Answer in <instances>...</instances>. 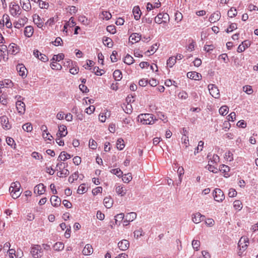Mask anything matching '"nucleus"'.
Segmentation results:
<instances>
[{
    "label": "nucleus",
    "mask_w": 258,
    "mask_h": 258,
    "mask_svg": "<svg viewBox=\"0 0 258 258\" xmlns=\"http://www.w3.org/2000/svg\"><path fill=\"white\" fill-rule=\"evenodd\" d=\"M139 117L141 119V122L144 124H152L155 122L153 115L151 114H141L139 116Z\"/></svg>",
    "instance_id": "nucleus-1"
},
{
    "label": "nucleus",
    "mask_w": 258,
    "mask_h": 258,
    "mask_svg": "<svg viewBox=\"0 0 258 258\" xmlns=\"http://www.w3.org/2000/svg\"><path fill=\"white\" fill-rule=\"evenodd\" d=\"M30 252L33 258H39L43 255V250L40 245L32 246Z\"/></svg>",
    "instance_id": "nucleus-2"
},
{
    "label": "nucleus",
    "mask_w": 258,
    "mask_h": 258,
    "mask_svg": "<svg viewBox=\"0 0 258 258\" xmlns=\"http://www.w3.org/2000/svg\"><path fill=\"white\" fill-rule=\"evenodd\" d=\"M67 163V162H66ZM66 167V163L65 162H59L56 165L57 170H59V175H58L59 177H66L68 176L70 172L69 171L65 168Z\"/></svg>",
    "instance_id": "nucleus-3"
},
{
    "label": "nucleus",
    "mask_w": 258,
    "mask_h": 258,
    "mask_svg": "<svg viewBox=\"0 0 258 258\" xmlns=\"http://www.w3.org/2000/svg\"><path fill=\"white\" fill-rule=\"evenodd\" d=\"M248 242L249 240L247 237H242L240 238L238 243V246L240 248V251L238 252V254L239 255H241L242 252L246 250L248 246V244L247 243H248Z\"/></svg>",
    "instance_id": "nucleus-4"
},
{
    "label": "nucleus",
    "mask_w": 258,
    "mask_h": 258,
    "mask_svg": "<svg viewBox=\"0 0 258 258\" xmlns=\"http://www.w3.org/2000/svg\"><path fill=\"white\" fill-rule=\"evenodd\" d=\"M213 195L214 200L218 202H222L225 199V195L220 188H215L213 192Z\"/></svg>",
    "instance_id": "nucleus-5"
},
{
    "label": "nucleus",
    "mask_w": 258,
    "mask_h": 258,
    "mask_svg": "<svg viewBox=\"0 0 258 258\" xmlns=\"http://www.w3.org/2000/svg\"><path fill=\"white\" fill-rule=\"evenodd\" d=\"M208 89L210 94L215 98H219L220 97V92L217 87L214 84H209L208 85Z\"/></svg>",
    "instance_id": "nucleus-6"
},
{
    "label": "nucleus",
    "mask_w": 258,
    "mask_h": 258,
    "mask_svg": "<svg viewBox=\"0 0 258 258\" xmlns=\"http://www.w3.org/2000/svg\"><path fill=\"white\" fill-rule=\"evenodd\" d=\"M169 20V15L167 13H159L155 18V22L158 24L166 23V20Z\"/></svg>",
    "instance_id": "nucleus-7"
},
{
    "label": "nucleus",
    "mask_w": 258,
    "mask_h": 258,
    "mask_svg": "<svg viewBox=\"0 0 258 258\" xmlns=\"http://www.w3.org/2000/svg\"><path fill=\"white\" fill-rule=\"evenodd\" d=\"M16 106L18 113L20 115L24 114L26 110L25 104L22 101H17Z\"/></svg>",
    "instance_id": "nucleus-8"
},
{
    "label": "nucleus",
    "mask_w": 258,
    "mask_h": 258,
    "mask_svg": "<svg viewBox=\"0 0 258 258\" xmlns=\"http://www.w3.org/2000/svg\"><path fill=\"white\" fill-rule=\"evenodd\" d=\"M130 246V242L126 239H123L118 243V248L122 251L126 250Z\"/></svg>",
    "instance_id": "nucleus-9"
},
{
    "label": "nucleus",
    "mask_w": 258,
    "mask_h": 258,
    "mask_svg": "<svg viewBox=\"0 0 258 258\" xmlns=\"http://www.w3.org/2000/svg\"><path fill=\"white\" fill-rule=\"evenodd\" d=\"M205 218V216L202 215L200 213H197L192 215V220L195 223L198 224L201 222V221H203Z\"/></svg>",
    "instance_id": "nucleus-10"
},
{
    "label": "nucleus",
    "mask_w": 258,
    "mask_h": 258,
    "mask_svg": "<svg viewBox=\"0 0 258 258\" xmlns=\"http://www.w3.org/2000/svg\"><path fill=\"white\" fill-rule=\"evenodd\" d=\"M68 134L67 127L64 125L58 126V132L56 134L57 137L62 138L65 137Z\"/></svg>",
    "instance_id": "nucleus-11"
},
{
    "label": "nucleus",
    "mask_w": 258,
    "mask_h": 258,
    "mask_svg": "<svg viewBox=\"0 0 258 258\" xmlns=\"http://www.w3.org/2000/svg\"><path fill=\"white\" fill-rule=\"evenodd\" d=\"M10 12L12 15L15 16L18 14H20L18 12L20 10V7L15 4H12L10 6Z\"/></svg>",
    "instance_id": "nucleus-12"
},
{
    "label": "nucleus",
    "mask_w": 258,
    "mask_h": 258,
    "mask_svg": "<svg viewBox=\"0 0 258 258\" xmlns=\"http://www.w3.org/2000/svg\"><path fill=\"white\" fill-rule=\"evenodd\" d=\"M1 121L3 127L5 130H9L11 128V125L9 124L8 118L6 116H3L1 118Z\"/></svg>",
    "instance_id": "nucleus-13"
},
{
    "label": "nucleus",
    "mask_w": 258,
    "mask_h": 258,
    "mask_svg": "<svg viewBox=\"0 0 258 258\" xmlns=\"http://www.w3.org/2000/svg\"><path fill=\"white\" fill-rule=\"evenodd\" d=\"M9 52L13 55L17 54L19 51V48L15 43H12L9 46Z\"/></svg>",
    "instance_id": "nucleus-14"
},
{
    "label": "nucleus",
    "mask_w": 258,
    "mask_h": 258,
    "mask_svg": "<svg viewBox=\"0 0 258 258\" xmlns=\"http://www.w3.org/2000/svg\"><path fill=\"white\" fill-rule=\"evenodd\" d=\"M34 192L38 195H42L45 191V186L42 183H40L34 187Z\"/></svg>",
    "instance_id": "nucleus-15"
},
{
    "label": "nucleus",
    "mask_w": 258,
    "mask_h": 258,
    "mask_svg": "<svg viewBox=\"0 0 258 258\" xmlns=\"http://www.w3.org/2000/svg\"><path fill=\"white\" fill-rule=\"evenodd\" d=\"M17 70L19 72V75L21 76L22 78H25L26 77V74H25V71L27 70L25 67L22 64H19L17 66Z\"/></svg>",
    "instance_id": "nucleus-16"
},
{
    "label": "nucleus",
    "mask_w": 258,
    "mask_h": 258,
    "mask_svg": "<svg viewBox=\"0 0 258 258\" xmlns=\"http://www.w3.org/2000/svg\"><path fill=\"white\" fill-rule=\"evenodd\" d=\"M93 252L92 245L90 244H87L82 250L83 254L85 255H89L91 254Z\"/></svg>",
    "instance_id": "nucleus-17"
},
{
    "label": "nucleus",
    "mask_w": 258,
    "mask_h": 258,
    "mask_svg": "<svg viewBox=\"0 0 258 258\" xmlns=\"http://www.w3.org/2000/svg\"><path fill=\"white\" fill-rule=\"evenodd\" d=\"M187 77L190 79H193L195 80H199L202 78L201 75L196 72L187 73Z\"/></svg>",
    "instance_id": "nucleus-18"
},
{
    "label": "nucleus",
    "mask_w": 258,
    "mask_h": 258,
    "mask_svg": "<svg viewBox=\"0 0 258 258\" xmlns=\"http://www.w3.org/2000/svg\"><path fill=\"white\" fill-rule=\"evenodd\" d=\"M221 17L220 12L216 11L212 14L209 18V21L211 23H215L218 21Z\"/></svg>",
    "instance_id": "nucleus-19"
},
{
    "label": "nucleus",
    "mask_w": 258,
    "mask_h": 258,
    "mask_svg": "<svg viewBox=\"0 0 258 258\" xmlns=\"http://www.w3.org/2000/svg\"><path fill=\"white\" fill-rule=\"evenodd\" d=\"M50 202L53 207H57L60 205L61 200L57 196L53 195L50 198Z\"/></svg>",
    "instance_id": "nucleus-20"
},
{
    "label": "nucleus",
    "mask_w": 258,
    "mask_h": 258,
    "mask_svg": "<svg viewBox=\"0 0 258 258\" xmlns=\"http://www.w3.org/2000/svg\"><path fill=\"white\" fill-rule=\"evenodd\" d=\"M33 19L35 24H36L39 28H41L43 26V22L39 15L34 14L33 16Z\"/></svg>",
    "instance_id": "nucleus-21"
},
{
    "label": "nucleus",
    "mask_w": 258,
    "mask_h": 258,
    "mask_svg": "<svg viewBox=\"0 0 258 258\" xmlns=\"http://www.w3.org/2000/svg\"><path fill=\"white\" fill-rule=\"evenodd\" d=\"M133 13L135 19L136 20H139L142 14L140 7L139 6L134 7L133 10Z\"/></svg>",
    "instance_id": "nucleus-22"
},
{
    "label": "nucleus",
    "mask_w": 258,
    "mask_h": 258,
    "mask_svg": "<svg viewBox=\"0 0 258 258\" xmlns=\"http://www.w3.org/2000/svg\"><path fill=\"white\" fill-rule=\"evenodd\" d=\"M71 158V155L67 152L63 151L61 152L58 157L57 161H64L67 159Z\"/></svg>",
    "instance_id": "nucleus-23"
},
{
    "label": "nucleus",
    "mask_w": 258,
    "mask_h": 258,
    "mask_svg": "<svg viewBox=\"0 0 258 258\" xmlns=\"http://www.w3.org/2000/svg\"><path fill=\"white\" fill-rule=\"evenodd\" d=\"M21 4H22V8L25 11H29L31 9V6L29 0H20Z\"/></svg>",
    "instance_id": "nucleus-24"
},
{
    "label": "nucleus",
    "mask_w": 258,
    "mask_h": 258,
    "mask_svg": "<svg viewBox=\"0 0 258 258\" xmlns=\"http://www.w3.org/2000/svg\"><path fill=\"white\" fill-rule=\"evenodd\" d=\"M33 34V28L31 26L25 27L24 34L27 37H30Z\"/></svg>",
    "instance_id": "nucleus-25"
},
{
    "label": "nucleus",
    "mask_w": 258,
    "mask_h": 258,
    "mask_svg": "<svg viewBox=\"0 0 258 258\" xmlns=\"http://www.w3.org/2000/svg\"><path fill=\"white\" fill-rule=\"evenodd\" d=\"M21 187V184L18 181H16L12 182L10 188L9 190L10 191H13V190H20Z\"/></svg>",
    "instance_id": "nucleus-26"
},
{
    "label": "nucleus",
    "mask_w": 258,
    "mask_h": 258,
    "mask_svg": "<svg viewBox=\"0 0 258 258\" xmlns=\"http://www.w3.org/2000/svg\"><path fill=\"white\" fill-rule=\"evenodd\" d=\"M103 42L104 44L109 48L113 46V41L112 39L109 37H104L103 38Z\"/></svg>",
    "instance_id": "nucleus-27"
},
{
    "label": "nucleus",
    "mask_w": 258,
    "mask_h": 258,
    "mask_svg": "<svg viewBox=\"0 0 258 258\" xmlns=\"http://www.w3.org/2000/svg\"><path fill=\"white\" fill-rule=\"evenodd\" d=\"M124 215L123 213L117 214L114 217L115 222L116 225H119L120 222L124 219Z\"/></svg>",
    "instance_id": "nucleus-28"
},
{
    "label": "nucleus",
    "mask_w": 258,
    "mask_h": 258,
    "mask_svg": "<svg viewBox=\"0 0 258 258\" xmlns=\"http://www.w3.org/2000/svg\"><path fill=\"white\" fill-rule=\"evenodd\" d=\"M134 58L130 54H127L124 58L123 62L127 65H131L134 63Z\"/></svg>",
    "instance_id": "nucleus-29"
},
{
    "label": "nucleus",
    "mask_w": 258,
    "mask_h": 258,
    "mask_svg": "<svg viewBox=\"0 0 258 258\" xmlns=\"http://www.w3.org/2000/svg\"><path fill=\"white\" fill-rule=\"evenodd\" d=\"M104 205L106 208H110L113 204V202L109 197H105L104 199Z\"/></svg>",
    "instance_id": "nucleus-30"
},
{
    "label": "nucleus",
    "mask_w": 258,
    "mask_h": 258,
    "mask_svg": "<svg viewBox=\"0 0 258 258\" xmlns=\"http://www.w3.org/2000/svg\"><path fill=\"white\" fill-rule=\"evenodd\" d=\"M113 76L116 81H120L122 79L121 72L119 70H116L113 73Z\"/></svg>",
    "instance_id": "nucleus-31"
},
{
    "label": "nucleus",
    "mask_w": 258,
    "mask_h": 258,
    "mask_svg": "<svg viewBox=\"0 0 258 258\" xmlns=\"http://www.w3.org/2000/svg\"><path fill=\"white\" fill-rule=\"evenodd\" d=\"M141 38V35L140 33H133L129 38V39L135 41L136 42H138L140 41Z\"/></svg>",
    "instance_id": "nucleus-32"
},
{
    "label": "nucleus",
    "mask_w": 258,
    "mask_h": 258,
    "mask_svg": "<svg viewBox=\"0 0 258 258\" xmlns=\"http://www.w3.org/2000/svg\"><path fill=\"white\" fill-rule=\"evenodd\" d=\"M126 220L128 221H133L137 217V214L135 212H131L127 214L125 216Z\"/></svg>",
    "instance_id": "nucleus-33"
},
{
    "label": "nucleus",
    "mask_w": 258,
    "mask_h": 258,
    "mask_svg": "<svg viewBox=\"0 0 258 258\" xmlns=\"http://www.w3.org/2000/svg\"><path fill=\"white\" fill-rule=\"evenodd\" d=\"M125 145L124 144V141L121 138H119L117 140L116 142V147L118 149L121 150L124 148Z\"/></svg>",
    "instance_id": "nucleus-34"
},
{
    "label": "nucleus",
    "mask_w": 258,
    "mask_h": 258,
    "mask_svg": "<svg viewBox=\"0 0 258 258\" xmlns=\"http://www.w3.org/2000/svg\"><path fill=\"white\" fill-rule=\"evenodd\" d=\"M121 177L122 180L124 183H128L132 179V176L131 173L122 175Z\"/></svg>",
    "instance_id": "nucleus-35"
},
{
    "label": "nucleus",
    "mask_w": 258,
    "mask_h": 258,
    "mask_svg": "<svg viewBox=\"0 0 258 258\" xmlns=\"http://www.w3.org/2000/svg\"><path fill=\"white\" fill-rule=\"evenodd\" d=\"M116 192L118 195H120L121 196H123L125 195V191L123 189V187L121 185H118L115 188Z\"/></svg>",
    "instance_id": "nucleus-36"
},
{
    "label": "nucleus",
    "mask_w": 258,
    "mask_h": 258,
    "mask_svg": "<svg viewBox=\"0 0 258 258\" xmlns=\"http://www.w3.org/2000/svg\"><path fill=\"white\" fill-rule=\"evenodd\" d=\"M53 247L55 250H62L64 248V244L61 242H58L54 244Z\"/></svg>",
    "instance_id": "nucleus-37"
},
{
    "label": "nucleus",
    "mask_w": 258,
    "mask_h": 258,
    "mask_svg": "<svg viewBox=\"0 0 258 258\" xmlns=\"http://www.w3.org/2000/svg\"><path fill=\"white\" fill-rule=\"evenodd\" d=\"M64 57V55L63 53H60L58 55H54L52 58L51 59V61H59L60 60H62Z\"/></svg>",
    "instance_id": "nucleus-38"
},
{
    "label": "nucleus",
    "mask_w": 258,
    "mask_h": 258,
    "mask_svg": "<svg viewBox=\"0 0 258 258\" xmlns=\"http://www.w3.org/2000/svg\"><path fill=\"white\" fill-rule=\"evenodd\" d=\"M110 172L118 177H121L123 174L122 171L119 168L112 169L110 170Z\"/></svg>",
    "instance_id": "nucleus-39"
},
{
    "label": "nucleus",
    "mask_w": 258,
    "mask_h": 258,
    "mask_svg": "<svg viewBox=\"0 0 258 258\" xmlns=\"http://www.w3.org/2000/svg\"><path fill=\"white\" fill-rule=\"evenodd\" d=\"M22 128L24 131H26L27 132H30L32 130V125L31 123H26L23 125Z\"/></svg>",
    "instance_id": "nucleus-40"
},
{
    "label": "nucleus",
    "mask_w": 258,
    "mask_h": 258,
    "mask_svg": "<svg viewBox=\"0 0 258 258\" xmlns=\"http://www.w3.org/2000/svg\"><path fill=\"white\" fill-rule=\"evenodd\" d=\"M228 110V107L226 105L222 106L219 109V113L222 115H225L227 114Z\"/></svg>",
    "instance_id": "nucleus-41"
},
{
    "label": "nucleus",
    "mask_w": 258,
    "mask_h": 258,
    "mask_svg": "<svg viewBox=\"0 0 258 258\" xmlns=\"http://www.w3.org/2000/svg\"><path fill=\"white\" fill-rule=\"evenodd\" d=\"M87 191L85 184H81L78 187L77 193L79 194H83Z\"/></svg>",
    "instance_id": "nucleus-42"
},
{
    "label": "nucleus",
    "mask_w": 258,
    "mask_h": 258,
    "mask_svg": "<svg viewBox=\"0 0 258 258\" xmlns=\"http://www.w3.org/2000/svg\"><path fill=\"white\" fill-rule=\"evenodd\" d=\"M124 105L125 106V108H123L124 112L127 114H131L133 111V108L131 104L127 103V104ZM123 108V107H122Z\"/></svg>",
    "instance_id": "nucleus-43"
},
{
    "label": "nucleus",
    "mask_w": 258,
    "mask_h": 258,
    "mask_svg": "<svg viewBox=\"0 0 258 258\" xmlns=\"http://www.w3.org/2000/svg\"><path fill=\"white\" fill-rule=\"evenodd\" d=\"M207 169L211 172H212L213 173H217L219 171V168H218L215 165H212L211 164H208L207 166Z\"/></svg>",
    "instance_id": "nucleus-44"
},
{
    "label": "nucleus",
    "mask_w": 258,
    "mask_h": 258,
    "mask_svg": "<svg viewBox=\"0 0 258 258\" xmlns=\"http://www.w3.org/2000/svg\"><path fill=\"white\" fill-rule=\"evenodd\" d=\"M50 66L52 69L56 70H60L62 68V67L60 64L54 62V61H52Z\"/></svg>",
    "instance_id": "nucleus-45"
},
{
    "label": "nucleus",
    "mask_w": 258,
    "mask_h": 258,
    "mask_svg": "<svg viewBox=\"0 0 258 258\" xmlns=\"http://www.w3.org/2000/svg\"><path fill=\"white\" fill-rule=\"evenodd\" d=\"M158 47V45L157 43L154 44L151 47V48L150 50H147L145 54H148V53L152 52V54H154L156 51L157 50Z\"/></svg>",
    "instance_id": "nucleus-46"
},
{
    "label": "nucleus",
    "mask_w": 258,
    "mask_h": 258,
    "mask_svg": "<svg viewBox=\"0 0 258 258\" xmlns=\"http://www.w3.org/2000/svg\"><path fill=\"white\" fill-rule=\"evenodd\" d=\"M176 62V58H174L173 56L170 57L167 61V64L170 68H172Z\"/></svg>",
    "instance_id": "nucleus-47"
},
{
    "label": "nucleus",
    "mask_w": 258,
    "mask_h": 258,
    "mask_svg": "<svg viewBox=\"0 0 258 258\" xmlns=\"http://www.w3.org/2000/svg\"><path fill=\"white\" fill-rule=\"evenodd\" d=\"M242 203L239 200H236L234 202L233 207L235 210H240L242 209Z\"/></svg>",
    "instance_id": "nucleus-48"
},
{
    "label": "nucleus",
    "mask_w": 258,
    "mask_h": 258,
    "mask_svg": "<svg viewBox=\"0 0 258 258\" xmlns=\"http://www.w3.org/2000/svg\"><path fill=\"white\" fill-rule=\"evenodd\" d=\"M92 72L97 76H101L104 73V71L103 70H100L98 67H95L93 68Z\"/></svg>",
    "instance_id": "nucleus-49"
},
{
    "label": "nucleus",
    "mask_w": 258,
    "mask_h": 258,
    "mask_svg": "<svg viewBox=\"0 0 258 258\" xmlns=\"http://www.w3.org/2000/svg\"><path fill=\"white\" fill-rule=\"evenodd\" d=\"M237 15L236 10L234 8H231L228 12V16L230 18H233Z\"/></svg>",
    "instance_id": "nucleus-50"
},
{
    "label": "nucleus",
    "mask_w": 258,
    "mask_h": 258,
    "mask_svg": "<svg viewBox=\"0 0 258 258\" xmlns=\"http://www.w3.org/2000/svg\"><path fill=\"white\" fill-rule=\"evenodd\" d=\"M224 158L227 161H232L233 160V154L230 151L225 153Z\"/></svg>",
    "instance_id": "nucleus-51"
},
{
    "label": "nucleus",
    "mask_w": 258,
    "mask_h": 258,
    "mask_svg": "<svg viewBox=\"0 0 258 258\" xmlns=\"http://www.w3.org/2000/svg\"><path fill=\"white\" fill-rule=\"evenodd\" d=\"M89 146L91 149L94 150L97 148V144L93 139H90L89 142Z\"/></svg>",
    "instance_id": "nucleus-52"
},
{
    "label": "nucleus",
    "mask_w": 258,
    "mask_h": 258,
    "mask_svg": "<svg viewBox=\"0 0 258 258\" xmlns=\"http://www.w3.org/2000/svg\"><path fill=\"white\" fill-rule=\"evenodd\" d=\"M192 246L196 250H198L200 246V241L198 240H193L192 241Z\"/></svg>",
    "instance_id": "nucleus-53"
},
{
    "label": "nucleus",
    "mask_w": 258,
    "mask_h": 258,
    "mask_svg": "<svg viewBox=\"0 0 258 258\" xmlns=\"http://www.w3.org/2000/svg\"><path fill=\"white\" fill-rule=\"evenodd\" d=\"M204 143L202 141H200L199 142L198 146L196 148V150H195V154H196V153H198L200 151H202L203 148V146H204Z\"/></svg>",
    "instance_id": "nucleus-54"
},
{
    "label": "nucleus",
    "mask_w": 258,
    "mask_h": 258,
    "mask_svg": "<svg viewBox=\"0 0 258 258\" xmlns=\"http://www.w3.org/2000/svg\"><path fill=\"white\" fill-rule=\"evenodd\" d=\"M10 191L11 192L12 198L15 199L19 197L21 194V192L20 191V190H13V191Z\"/></svg>",
    "instance_id": "nucleus-55"
},
{
    "label": "nucleus",
    "mask_w": 258,
    "mask_h": 258,
    "mask_svg": "<svg viewBox=\"0 0 258 258\" xmlns=\"http://www.w3.org/2000/svg\"><path fill=\"white\" fill-rule=\"evenodd\" d=\"M237 28V24L236 23H232L230 25L229 27L226 30V32L227 33H229L230 32L232 31L233 30H235Z\"/></svg>",
    "instance_id": "nucleus-56"
},
{
    "label": "nucleus",
    "mask_w": 258,
    "mask_h": 258,
    "mask_svg": "<svg viewBox=\"0 0 258 258\" xmlns=\"http://www.w3.org/2000/svg\"><path fill=\"white\" fill-rule=\"evenodd\" d=\"M243 88V91L248 94H251L253 92L252 89L250 86L246 85Z\"/></svg>",
    "instance_id": "nucleus-57"
},
{
    "label": "nucleus",
    "mask_w": 258,
    "mask_h": 258,
    "mask_svg": "<svg viewBox=\"0 0 258 258\" xmlns=\"http://www.w3.org/2000/svg\"><path fill=\"white\" fill-rule=\"evenodd\" d=\"M107 31L111 34H114L116 32L115 27L113 25L108 26L106 28Z\"/></svg>",
    "instance_id": "nucleus-58"
},
{
    "label": "nucleus",
    "mask_w": 258,
    "mask_h": 258,
    "mask_svg": "<svg viewBox=\"0 0 258 258\" xmlns=\"http://www.w3.org/2000/svg\"><path fill=\"white\" fill-rule=\"evenodd\" d=\"M178 97L181 99H186L188 97V94L186 92L182 91L179 93Z\"/></svg>",
    "instance_id": "nucleus-59"
},
{
    "label": "nucleus",
    "mask_w": 258,
    "mask_h": 258,
    "mask_svg": "<svg viewBox=\"0 0 258 258\" xmlns=\"http://www.w3.org/2000/svg\"><path fill=\"white\" fill-rule=\"evenodd\" d=\"M78 178V174L77 173H75L72 174V176H70L69 178V181L70 183H73L75 180H77Z\"/></svg>",
    "instance_id": "nucleus-60"
},
{
    "label": "nucleus",
    "mask_w": 258,
    "mask_h": 258,
    "mask_svg": "<svg viewBox=\"0 0 258 258\" xmlns=\"http://www.w3.org/2000/svg\"><path fill=\"white\" fill-rule=\"evenodd\" d=\"M219 170L223 171L224 173H227L229 171V167L225 165H222L221 167L219 168Z\"/></svg>",
    "instance_id": "nucleus-61"
},
{
    "label": "nucleus",
    "mask_w": 258,
    "mask_h": 258,
    "mask_svg": "<svg viewBox=\"0 0 258 258\" xmlns=\"http://www.w3.org/2000/svg\"><path fill=\"white\" fill-rule=\"evenodd\" d=\"M38 3H39V7L41 9H47L49 6L48 3H47L45 2H42L41 1H40L38 2Z\"/></svg>",
    "instance_id": "nucleus-62"
},
{
    "label": "nucleus",
    "mask_w": 258,
    "mask_h": 258,
    "mask_svg": "<svg viewBox=\"0 0 258 258\" xmlns=\"http://www.w3.org/2000/svg\"><path fill=\"white\" fill-rule=\"evenodd\" d=\"M117 55V52L115 50L112 51V54L110 56V59L112 62H116L117 61L116 55Z\"/></svg>",
    "instance_id": "nucleus-63"
},
{
    "label": "nucleus",
    "mask_w": 258,
    "mask_h": 258,
    "mask_svg": "<svg viewBox=\"0 0 258 258\" xmlns=\"http://www.w3.org/2000/svg\"><path fill=\"white\" fill-rule=\"evenodd\" d=\"M95 107L93 105H90L89 107L86 109V112L87 114H92L95 110Z\"/></svg>",
    "instance_id": "nucleus-64"
}]
</instances>
